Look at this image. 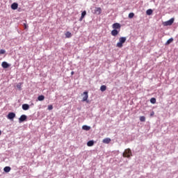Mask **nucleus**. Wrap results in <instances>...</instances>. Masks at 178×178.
<instances>
[{
    "mask_svg": "<svg viewBox=\"0 0 178 178\" xmlns=\"http://www.w3.org/2000/svg\"><path fill=\"white\" fill-rule=\"evenodd\" d=\"M106 90H107L106 86L103 85V86H100V91H102V92H104Z\"/></svg>",
    "mask_w": 178,
    "mask_h": 178,
    "instance_id": "obj_17",
    "label": "nucleus"
},
{
    "mask_svg": "<svg viewBox=\"0 0 178 178\" xmlns=\"http://www.w3.org/2000/svg\"><path fill=\"white\" fill-rule=\"evenodd\" d=\"M94 13L96 14V15H101L102 8L100 7H95Z\"/></svg>",
    "mask_w": 178,
    "mask_h": 178,
    "instance_id": "obj_10",
    "label": "nucleus"
},
{
    "mask_svg": "<svg viewBox=\"0 0 178 178\" xmlns=\"http://www.w3.org/2000/svg\"><path fill=\"white\" fill-rule=\"evenodd\" d=\"M83 99H82V102H88V91H85L83 92Z\"/></svg>",
    "mask_w": 178,
    "mask_h": 178,
    "instance_id": "obj_7",
    "label": "nucleus"
},
{
    "mask_svg": "<svg viewBox=\"0 0 178 178\" xmlns=\"http://www.w3.org/2000/svg\"><path fill=\"white\" fill-rule=\"evenodd\" d=\"M74 74V72L72 71V72H71V75L73 76Z\"/></svg>",
    "mask_w": 178,
    "mask_h": 178,
    "instance_id": "obj_31",
    "label": "nucleus"
},
{
    "mask_svg": "<svg viewBox=\"0 0 178 178\" xmlns=\"http://www.w3.org/2000/svg\"><path fill=\"white\" fill-rule=\"evenodd\" d=\"M134 15H135V14L134 13H130L129 14V19H133L134 18Z\"/></svg>",
    "mask_w": 178,
    "mask_h": 178,
    "instance_id": "obj_23",
    "label": "nucleus"
},
{
    "mask_svg": "<svg viewBox=\"0 0 178 178\" xmlns=\"http://www.w3.org/2000/svg\"><path fill=\"white\" fill-rule=\"evenodd\" d=\"M153 114H154V113H151V115L152 116Z\"/></svg>",
    "mask_w": 178,
    "mask_h": 178,
    "instance_id": "obj_33",
    "label": "nucleus"
},
{
    "mask_svg": "<svg viewBox=\"0 0 178 178\" xmlns=\"http://www.w3.org/2000/svg\"><path fill=\"white\" fill-rule=\"evenodd\" d=\"M24 28L27 29L28 26L26 25V24H24Z\"/></svg>",
    "mask_w": 178,
    "mask_h": 178,
    "instance_id": "obj_30",
    "label": "nucleus"
},
{
    "mask_svg": "<svg viewBox=\"0 0 178 178\" xmlns=\"http://www.w3.org/2000/svg\"><path fill=\"white\" fill-rule=\"evenodd\" d=\"M174 22H175V19L171 18L170 20L165 21L164 22V26H172Z\"/></svg>",
    "mask_w": 178,
    "mask_h": 178,
    "instance_id": "obj_5",
    "label": "nucleus"
},
{
    "mask_svg": "<svg viewBox=\"0 0 178 178\" xmlns=\"http://www.w3.org/2000/svg\"><path fill=\"white\" fill-rule=\"evenodd\" d=\"M0 135H1V131L0 130Z\"/></svg>",
    "mask_w": 178,
    "mask_h": 178,
    "instance_id": "obj_32",
    "label": "nucleus"
},
{
    "mask_svg": "<svg viewBox=\"0 0 178 178\" xmlns=\"http://www.w3.org/2000/svg\"><path fill=\"white\" fill-rule=\"evenodd\" d=\"M65 35L66 38H70L72 37V33L70 31H67Z\"/></svg>",
    "mask_w": 178,
    "mask_h": 178,
    "instance_id": "obj_19",
    "label": "nucleus"
},
{
    "mask_svg": "<svg viewBox=\"0 0 178 178\" xmlns=\"http://www.w3.org/2000/svg\"><path fill=\"white\" fill-rule=\"evenodd\" d=\"M1 67H3V69H8L10 67V65H9L8 62L3 61L1 63Z\"/></svg>",
    "mask_w": 178,
    "mask_h": 178,
    "instance_id": "obj_8",
    "label": "nucleus"
},
{
    "mask_svg": "<svg viewBox=\"0 0 178 178\" xmlns=\"http://www.w3.org/2000/svg\"><path fill=\"white\" fill-rule=\"evenodd\" d=\"M94 143H95L94 140H88L87 143V145L88 147H91L94 145Z\"/></svg>",
    "mask_w": 178,
    "mask_h": 178,
    "instance_id": "obj_18",
    "label": "nucleus"
},
{
    "mask_svg": "<svg viewBox=\"0 0 178 178\" xmlns=\"http://www.w3.org/2000/svg\"><path fill=\"white\" fill-rule=\"evenodd\" d=\"M47 109L49 111H51L53 109V106L51 104L49 105L48 107H47Z\"/></svg>",
    "mask_w": 178,
    "mask_h": 178,
    "instance_id": "obj_27",
    "label": "nucleus"
},
{
    "mask_svg": "<svg viewBox=\"0 0 178 178\" xmlns=\"http://www.w3.org/2000/svg\"><path fill=\"white\" fill-rule=\"evenodd\" d=\"M140 121L142 122H145V118L144 116H140Z\"/></svg>",
    "mask_w": 178,
    "mask_h": 178,
    "instance_id": "obj_24",
    "label": "nucleus"
},
{
    "mask_svg": "<svg viewBox=\"0 0 178 178\" xmlns=\"http://www.w3.org/2000/svg\"><path fill=\"white\" fill-rule=\"evenodd\" d=\"M122 27V25H120V23H114L112 25V28L114 30H120V28Z\"/></svg>",
    "mask_w": 178,
    "mask_h": 178,
    "instance_id": "obj_6",
    "label": "nucleus"
},
{
    "mask_svg": "<svg viewBox=\"0 0 178 178\" xmlns=\"http://www.w3.org/2000/svg\"><path fill=\"white\" fill-rule=\"evenodd\" d=\"M21 86H22V83H18V84L17 85V88L18 89H19V90H21Z\"/></svg>",
    "mask_w": 178,
    "mask_h": 178,
    "instance_id": "obj_28",
    "label": "nucleus"
},
{
    "mask_svg": "<svg viewBox=\"0 0 178 178\" xmlns=\"http://www.w3.org/2000/svg\"><path fill=\"white\" fill-rule=\"evenodd\" d=\"M152 13H153V10L152 9H148L146 11V14L148 16H150L152 14Z\"/></svg>",
    "mask_w": 178,
    "mask_h": 178,
    "instance_id": "obj_20",
    "label": "nucleus"
},
{
    "mask_svg": "<svg viewBox=\"0 0 178 178\" xmlns=\"http://www.w3.org/2000/svg\"><path fill=\"white\" fill-rule=\"evenodd\" d=\"M82 129L86 131H90L91 129V127H88V125H83Z\"/></svg>",
    "mask_w": 178,
    "mask_h": 178,
    "instance_id": "obj_15",
    "label": "nucleus"
},
{
    "mask_svg": "<svg viewBox=\"0 0 178 178\" xmlns=\"http://www.w3.org/2000/svg\"><path fill=\"white\" fill-rule=\"evenodd\" d=\"M120 33V30L118 29H113L111 31V35L114 37L117 36Z\"/></svg>",
    "mask_w": 178,
    "mask_h": 178,
    "instance_id": "obj_9",
    "label": "nucleus"
},
{
    "mask_svg": "<svg viewBox=\"0 0 178 178\" xmlns=\"http://www.w3.org/2000/svg\"><path fill=\"white\" fill-rule=\"evenodd\" d=\"M83 19H84V17L81 16V17L79 19V22H82Z\"/></svg>",
    "mask_w": 178,
    "mask_h": 178,
    "instance_id": "obj_29",
    "label": "nucleus"
},
{
    "mask_svg": "<svg viewBox=\"0 0 178 178\" xmlns=\"http://www.w3.org/2000/svg\"><path fill=\"white\" fill-rule=\"evenodd\" d=\"M174 41L173 38H170L168 39L167 42L165 43V45H169L170 43H172Z\"/></svg>",
    "mask_w": 178,
    "mask_h": 178,
    "instance_id": "obj_16",
    "label": "nucleus"
},
{
    "mask_svg": "<svg viewBox=\"0 0 178 178\" xmlns=\"http://www.w3.org/2000/svg\"><path fill=\"white\" fill-rule=\"evenodd\" d=\"M132 156V152L131 149H126L125 152L122 153V156L124 158L131 159Z\"/></svg>",
    "mask_w": 178,
    "mask_h": 178,
    "instance_id": "obj_1",
    "label": "nucleus"
},
{
    "mask_svg": "<svg viewBox=\"0 0 178 178\" xmlns=\"http://www.w3.org/2000/svg\"><path fill=\"white\" fill-rule=\"evenodd\" d=\"M27 120V116L26 115H22L19 118H18L19 123H23Z\"/></svg>",
    "mask_w": 178,
    "mask_h": 178,
    "instance_id": "obj_4",
    "label": "nucleus"
},
{
    "mask_svg": "<svg viewBox=\"0 0 178 178\" xmlns=\"http://www.w3.org/2000/svg\"><path fill=\"white\" fill-rule=\"evenodd\" d=\"M15 118H16V113H15L14 112H9L7 115V118L10 120H13V119Z\"/></svg>",
    "mask_w": 178,
    "mask_h": 178,
    "instance_id": "obj_3",
    "label": "nucleus"
},
{
    "mask_svg": "<svg viewBox=\"0 0 178 178\" xmlns=\"http://www.w3.org/2000/svg\"><path fill=\"white\" fill-rule=\"evenodd\" d=\"M6 54V51L5 49H1L0 50V55H3Z\"/></svg>",
    "mask_w": 178,
    "mask_h": 178,
    "instance_id": "obj_26",
    "label": "nucleus"
},
{
    "mask_svg": "<svg viewBox=\"0 0 178 178\" xmlns=\"http://www.w3.org/2000/svg\"><path fill=\"white\" fill-rule=\"evenodd\" d=\"M11 8H12L13 10H16L18 8V3H13L11 5Z\"/></svg>",
    "mask_w": 178,
    "mask_h": 178,
    "instance_id": "obj_12",
    "label": "nucleus"
},
{
    "mask_svg": "<svg viewBox=\"0 0 178 178\" xmlns=\"http://www.w3.org/2000/svg\"><path fill=\"white\" fill-rule=\"evenodd\" d=\"M150 102L152 103V104H156V99L155 98V97H152V99H151V100H150Z\"/></svg>",
    "mask_w": 178,
    "mask_h": 178,
    "instance_id": "obj_22",
    "label": "nucleus"
},
{
    "mask_svg": "<svg viewBox=\"0 0 178 178\" xmlns=\"http://www.w3.org/2000/svg\"><path fill=\"white\" fill-rule=\"evenodd\" d=\"M30 108V106L28 104H22V109L24 111H28Z\"/></svg>",
    "mask_w": 178,
    "mask_h": 178,
    "instance_id": "obj_11",
    "label": "nucleus"
},
{
    "mask_svg": "<svg viewBox=\"0 0 178 178\" xmlns=\"http://www.w3.org/2000/svg\"><path fill=\"white\" fill-rule=\"evenodd\" d=\"M38 101H44V95L38 96Z\"/></svg>",
    "mask_w": 178,
    "mask_h": 178,
    "instance_id": "obj_21",
    "label": "nucleus"
},
{
    "mask_svg": "<svg viewBox=\"0 0 178 178\" xmlns=\"http://www.w3.org/2000/svg\"><path fill=\"white\" fill-rule=\"evenodd\" d=\"M86 15V10H83V11L81 13V17H85Z\"/></svg>",
    "mask_w": 178,
    "mask_h": 178,
    "instance_id": "obj_25",
    "label": "nucleus"
},
{
    "mask_svg": "<svg viewBox=\"0 0 178 178\" xmlns=\"http://www.w3.org/2000/svg\"><path fill=\"white\" fill-rule=\"evenodd\" d=\"M3 170L6 173H9L11 170V168L10 166H6Z\"/></svg>",
    "mask_w": 178,
    "mask_h": 178,
    "instance_id": "obj_14",
    "label": "nucleus"
},
{
    "mask_svg": "<svg viewBox=\"0 0 178 178\" xmlns=\"http://www.w3.org/2000/svg\"><path fill=\"white\" fill-rule=\"evenodd\" d=\"M111 140L110 138H106L103 140V143L105 144H109L111 143Z\"/></svg>",
    "mask_w": 178,
    "mask_h": 178,
    "instance_id": "obj_13",
    "label": "nucleus"
},
{
    "mask_svg": "<svg viewBox=\"0 0 178 178\" xmlns=\"http://www.w3.org/2000/svg\"><path fill=\"white\" fill-rule=\"evenodd\" d=\"M126 41H127V37H120L119 39V42L117 43V47L122 48L123 44H124Z\"/></svg>",
    "mask_w": 178,
    "mask_h": 178,
    "instance_id": "obj_2",
    "label": "nucleus"
}]
</instances>
